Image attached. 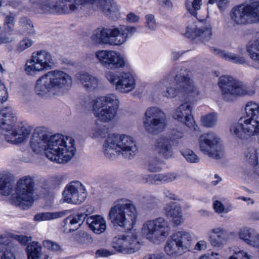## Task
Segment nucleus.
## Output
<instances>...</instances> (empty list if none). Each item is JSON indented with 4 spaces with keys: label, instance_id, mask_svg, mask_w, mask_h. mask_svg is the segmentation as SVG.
<instances>
[{
    "label": "nucleus",
    "instance_id": "nucleus-28",
    "mask_svg": "<svg viewBox=\"0 0 259 259\" xmlns=\"http://www.w3.org/2000/svg\"><path fill=\"white\" fill-rule=\"evenodd\" d=\"M26 250L28 259H42L41 246L39 243L33 241L29 243Z\"/></svg>",
    "mask_w": 259,
    "mask_h": 259
},
{
    "label": "nucleus",
    "instance_id": "nucleus-42",
    "mask_svg": "<svg viewBox=\"0 0 259 259\" xmlns=\"http://www.w3.org/2000/svg\"><path fill=\"white\" fill-rule=\"evenodd\" d=\"M87 214L84 213H78L76 215H70V218H71L70 222L71 225H74L76 224H78L77 227L75 228L77 229L78 227H79L82 222L84 221L85 218L87 217ZM75 230V229H69V232H72Z\"/></svg>",
    "mask_w": 259,
    "mask_h": 259
},
{
    "label": "nucleus",
    "instance_id": "nucleus-4",
    "mask_svg": "<svg viewBox=\"0 0 259 259\" xmlns=\"http://www.w3.org/2000/svg\"><path fill=\"white\" fill-rule=\"evenodd\" d=\"M222 99L227 102H232L240 97L259 94V76H256L250 85L237 80L229 75H222L218 81Z\"/></svg>",
    "mask_w": 259,
    "mask_h": 259
},
{
    "label": "nucleus",
    "instance_id": "nucleus-27",
    "mask_svg": "<svg viewBox=\"0 0 259 259\" xmlns=\"http://www.w3.org/2000/svg\"><path fill=\"white\" fill-rule=\"evenodd\" d=\"M172 236L174 240L185 251L190 245L192 240L190 234L184 231H178L174 233Z\"/></svg>",
    "mask_w": 259,
    "mask_h": 259
},
{
    "label": "nucleus",
    "instance_id": "nucleus-22",
    "mask_svg": "<svg viewBox=\"0 0 259 259\" xmlns=\"http://www.w3.org/2000/svg\"><path fill=\"white\" fill-rule=\"evenodd\" d=\"M98 10L112 20L117 21L120 17L119 8L114 0H98Z\"/></svg>",
    "mask_w": 259,
    "mask_h": 259
},
{
    "label": "nucleus",
    "instance_id": "nucleus-49",
    "mask_svg": "<svg viewBox=\"0 0 259 259\" xmlns=\"http://www.w3.org/2000/svg\"><path fill=\"white\" fill-rule=\"evenodd\" d=\"M87 224L88 225L89 228L92 230L95 233H97L95 226L97 224V214L93 215L88 217L87 219Z\"/></svg>",
    "mask_w": 259,
    "mask_h": 259
},
{
    "label": "nucleus",
    "instance_id": "nucleus-63",
    "mask_svg": "<svg viewBox=\"0 0 259 259\" xmlns=\"http://www.w3.org/2000/svg\"><path fill=\"white\" fill-rule=\"evenodd\" d=\"M218 8L221 10L226 9L229 3V0H217Z\"/></svg>",
    "mask_w": 259,
    "mask_h": 259
},
{
    "label": "nucleus",
    "instance_id": "nucleus-6",
    "mask_svg": "<svg viewBox=\"0 0 259 259\" xmlns=\"http://www.w3.org/2000/svg\"><path fill=\"white\" fill-rule=\"evenodd\" d=\"M114 151L118 156L125 159H133L138 152L136 141L133 137L126 134H112L110 135L103 144L104 154L108 158H112L114 154L110 152Z\"/></svg>",
    "mask_w": 259,
    "mask_h": 259
},
{
    "label": "nucleus",
    "instance_id": "nucleus-62",
    "mask_svg": "<svg viewBox=\"0 0 259 259\" xmlns=\"http://www.w3.org/2000/svg\"><path fill=\"white\" fill-rule=\"evenodd\" d=\"M206 247L207 243L206 241L204 240H200L196 243L195 246V249L197 250H205L206 248Z\"/></svg>",
    "mask_w": 259,
    "mask_h": 259
},
{
    "label": "nucleus",
    "instance_id": "nucleus-44",
    "mask_svg": "<svg viewBox=\"0 0 259 259\" xmlns=\"http://www.w3.org/2000/svg\"><path fill=\"white\" fill-rule=\"evenodd\" d=\"M181 153L188 162L197 163L199 161V157L191 150H186L182 151Z\"/></svg>",
    "mask_w": 259,
    "mask_h": 259
},
{
    "label": "nucleus",
    "instance_id": "nucleus-29",
    "mask_svg": "<svg viewBox=\"0 0 259 259\" xmlns=\"http://www.w3.org/2000/svg\"><path fill=\"white\" fill-rule=\"evenodd\" d=\"M78 78L87 91H94L97 88V79L88 73L81 74Z\"/></svg>",
    "mask_w": 259,
    "mask_h": 259
},
{
    "label": "nucleus",
    "instance_id": "nucleus-17",
    "mask_svg": "<svg viewBox=\"0 0 259 259\" xmlns=\"http://www.w3.org/2000/svg\"><path fill=\"white\" fill-rule=\"evenodd\" d=\"M113 247L117 251L123 253H133L140 247L138 235L132 232L127 235L115 236L112 241Z\"/></svg>",
    "mask_w": 259,
    "mask_h": 259
},
{
    "label": "nucleus",
    "instance_id": "nucleus-58",
    "mask_svg": "<svg viewBox=\"0 0 259 259\" xmlns=\"http://www.w3.org/2000/svg\"><path fill=\"white\" fill-rule=\"evenodd\" d=\"M213 206L214 209L218 213H222L225 210V207L224 205L221 202L218 200H215L214 201Z\"/></svg>",
    "mask_w": 259,
    "mask_h": 259
},
{
    "label": "nucleus",
    "instance_id": "nucleus-19",
    "mask_svg": "<svg viewBox=\"0 0 259 259\" xmlns=\"http://www.w3.org/2000/svg\"><path fill=\"white\" fill-rule=\"evenodd\" d=\"M192 106L188 103L181 104L175 109L172 113V117L178 121L183 123L193 131L199 132L200 128L194 119L192 113Z\"/></svg>",
    "mask_w": 259,
    "mask_h": 259
},
{
    "label": "nucleus",
    "instance_id": "nucleus-16",
    "mask_svg": "<svg viewBox=\"0 0 259 259\" xmlns=\"http://www.w3.org/2000/svg\"><path fill=\"white\" fill-rule=\"evenodd\" d=\"M33 54L31 58L25 65V70L28 75H32L35 71L51 69L54 64L51 55L47 51L40 50L35 55Z\"/></svg>",
    "mask_w": 259,
    "mask_h": 259
},
{
    "label": "nucleus",
    "instance_id": "nucleus-37",
    "mask_svg": "<svg viewBox=\"0 0 259 259\" xmlns=\"http://www.w3.org/2000/svg\"><path fill=\"white\" fill-rule=\"evenodd\" d=\"M77 181H72L67 185L65 187L62 192L64 202L71 203L72 200H71L70 198H72L74 195L77 186Z\"/></svg>",
    "mask_w": 259,
    "mask_h": 259
},
{
    "label": "nucleus",
    "instance_id": "nucleus-46",
    "mask_svg": "<svg viewBox=\"0 0 259 259\" xmlns=\"http://www.w3.org/2000/svg\"><path fill=\"white\" fill-rule=\"evenodd\" d=\"M88 235L84 231H79L73 235V239L80 244L84 243L87 239Z\"/></svg>",
    "mask_w": 259,
    "mask_h": 259
},
{
    "label": "nucleus",
    "instance_id": "nucleus-7",
    "mask_svg": "<svg viewBox=\"0 0 259 259\" xmlns=\"http://www.w3.org/2000/svg\"><path fill=\"white\" fill-rule=\"evenodd\" d=\"M16 116L13 113L9 107H5L0 110V123L7 133L5 134L7 142L13 144L23 142L28 138L31 131L30 126H25L21 123L16 126Z\"/></svg>",
    "mask_w": 259,
    "mask_h": 259
},
{
    "label": "nucleus",
    "instance_id": "nucleus-41",
    "mask_svg": "<svg viewBox=\"0 0 259 259\" xmlns=\"http://www.w3.org/2000/svg\"><path fill=\"white\" fill-rule=\"evenodd\" d=\"M20 26L23 31L27 33H31L34 31L33 25L30 19L26 17H21L19 20Z\"/></svg>",
    "mask_w": 259,
    "mask_h": 259
},
{
    "label": "nucleus",
    "instance_id": "nucleus-32",
    "mask_svg": "<svg viewBox=\"0 0 259 259\" xmlns=\"http://www.w3.org/2000/svg\"><path fill=\"white\" fill-rule=\"evenodd\" d=\"M164 249L166 253L169 255L173 254L181 255L185 252L174 240L172 236L170 238L167 240Z\"/></svg>",
    "mask_w": 259,
    "mask_h": 259
},
{
    "label": "nucleus",
    "instance_id": "nucleus-2",
    "mask_svg": "<svg viewBox=\"0 0 259 259\" xmlns=\"http://www.w3.org/2000/svg\"><path fill=\"white\" fill-rule=\"evenodd\" d=\"M189 70L180 69L177 74L167 75L157 82L154 87L156 93H161L163 97L171 99L182 93L189 100H194L200 95V91L190 78Z\"/></svg>",
    "mask_w": 259,
    "mask_h": 259
},
{
    "label": "nucleus",
    "instance_id": "nucleus-60",
    "mask_svg": "<svg viewBox=\"0 0 259 259\" xmlns=\"http://www.w3.org/2000/svg\"><path fill=\"white\" fill-rule=\"evenodd\" d=\"M139 20V17L134 13H130L127 15L126 20L130 23H136L138 22Z\"/></svg>",
    "mask_w": 259,
    "mask_h": 259
},
{
    "label": "nucleus",
    "instance_id": "nucleus-8",
    "mask_svg": "<svg viewBox=\"0 0 259 259\" xmlns=\"http://www.w3.org/2000/svg\"><path fill=\"white\" fill-rule=\"evenodd\" d=\"M235 25H246L259 23V1L248 0L234 7L230 12Z\"/></svg>",
    "mask_w": 259,
    "mask_h": 259
},
{
    "label": "nucleus",
    "instance_id": "nucleus-23",
    "mask_svg": "<svg viewBox=\"0 0 259 259\" xmlns=\"http://www.w3.org/2000/svg\"><path fill=\"white\" fill-rule=\"evenodd\" d=\"M166 217L172 218L174 224L179 226L183 222V214L180 206L176 202L167 203L164 207Z\"/></svg>",
    "mask_w": 259,
    "mask_h": 259
},
{
    "label": "nucleus",
    "instance_id": "nucleus-47",
    "mask_svg": "<svg viewBox=\"0 0 259 259\" xmlns=\"http://www.w3.org/2000/svg\"><path fill=\"white\" fill-rule=\"evenodd\" d=\"M42 244L45 248L52 251H56L61 249V246L59 244L50 240H44Z\"/></svg>",
    "mask_w": 259,
    "mask_h": 259
},
{
    "label": "nucleus",
    "instance_id": "nucleus-57",
    "mask_svg": "<svg viewBox=\"0 0 259 259\" xmlns=\"http://www.w3.org/2000/svg\"><path fill=\"white\" fill-rule=\"evenodd\" d=\"M0 259H15L13 253L9 250L5 251L0 250Z\"/></svg>",
    "mask_w": 259,
    "mask_h": 259
},
{
    "label": "nucleus",
    "instance_id": "nucleus-31",
    "mask_svg": "<svg viewBox=\"0 0 259 259\" xmlns=\"http://www.w3.org/2000/svg\"><path fill=\"white\" fill-rule=\"evenodd\" d=\"M68 212L67 210L57 212H45L38 213L34 215V220L35 221H44L62 218L66 215Z\"/></svg>",
    "mask_w": 259,
    "mask_h": 259
},
{
    "label": "nucleus",
    "instance_id": "nucleus-54",
    "mask_svg": "<svg viewBox=\"0 0 259 259\" xmlns=\"http://www.w3.org/2000/svg\"><path fill=\"white\" fill-rule=\"evenodd\" d=\"M0 103L3 104L8 100V94L4 84L0 83Z\"/></svg>",
    "mask_w": 259,
    "mask_h": 259
},
{
    "label": "nucleus",
    "instance_id": "nucleus-39",
    "mask_svg": "<svg viewBox=\"0 0 259 259\" xmlns=\"http://www.w3.org/2000/svg\"><path fill=\"white\" fill-rule=\"evenodd\" d=\"M212 35V27L208 25L199 28L198 37H199L203 41H208L211 38Z\"/></svg>",
    "mask_w": 259,
    "mask_h": 259
},
{
    "label": "nucleus",
    "instance_id": "nucleus-53",
    "mask_svg": "<svg viewBox=\"0 0 259 259\" xmlns=\"http://www.w3.org/2000/svg\"><path fill=\"white\" fill-rule=\"evenodd\" d=\"M171 182L168 179H146L145 183L149 185H159Z\"/></svg>",
    "mask_w": 259,
    "mask_h": 259
},
{
    "label": "nucleus",
    "instance_id": "nucleus-36",
    "mask_svg": "<svg viewBox=\"0 0 259 259\" xmlns=\"http://www.w3.org/2000/svg\"><path fill=\"white\" fill-rule=\"evenodd\" d=\"M217 121V114L214 112L207 114L200 117L201 124L207 128H211L215 126Z\"/></svg>",
    "mask_w": 259,
    "mask_h": 259
},
{
    "label": "nucleus",
    "instance_id": "nucleus-59",
    "mask_svg": "<svg viewBox=\"0 0 259 259\" xmlns=\"http://www.w3.org/2000/svg\"><path fill=\"white\" fill-rule=\"evenodd\" d=\"M165 255L163 253H157L149 254L145 255L143 259H164Z\"/></svg>",
    "mask_w": 259,
    "mask_h": 259
},
{
    "label": "nucleus",
    "instance_id": "nucleus-12",
    "mask_svg": "<svg viewBox=\"0 0 259 259\" xmlns=\"http://www.w3.org/2000/svg\"><path fill=\"white\" fill-rule=\"evenodd\" d=\"M16 197L13 200L14 204L23 209L31 207L34 201V183L33 179H19L15 188Z\"/></svg>",
    "mask_w": 259,
    "mask_h": 259
},
{
    "label": "nucleus",
    "instance_id": "nucleus-11",
    "mask_svg": "<svg viewBox=\"0 0 259 259\" xmlns=\"http://www.w3.org/2000/svg\"><path fill=\"white\" fill-rule=\"evenodd\" d=\"M145 131L152 135L158 134L166 126V118L164 112L156 107H149L145 111L143 118Z\"/></svg>",
    "mask_w": 259,
    "mask_h": 259
},
{
    "label": "nucleus",
    "instance_id": "nucleus-18",
    "mask_svg": "<svg viewBox=\"0 0 259 259\" xmlns=\"http://www.w3.org/2000/svg\"><path fill=\"white\" fill-rule=\"evenodd\" d=\"M33 4L40 10L38 13L49 14H67L73 11L70 10L68 4H65L68 1L59 0V2L55 0H30Z\"/></svg>",
    "mask_w": 259,
    "mask_h": 259
},
{
    "label": "nucleus",
    "instance_id": "nucleus-5",
    "mask_svg": "<svg viewBox=\"0 0 259 259\" xmlns=\"http://www.w3.org/2000/svg\"><path fill=\"white\" fill-rule=\"evenodd\" d=\"M137 217L136 207L127 199H119L114 202L109 211L108 219L115 229L121 231L131 230Z\"/></svg>",
    "mask_w": 259,
    "mask_h": 259
},
{
    "label": "nucleus",
    "instance_id": "nucleus-56",
    "mask_svg": "<svg viewBox=\"0 0 259 259\" xmlns=\"http://www.w3.org/2000/svg\"><path fill=\"white\" fill-rule=\"evenodd\" d=\"M148 169L150 172H156L160 171L161 167L158 163L150 162L149 164Z\"/></svg>",
    "mask_w": 259,
    "mask_h": 259
},
{
    "label": "nucleus",
    "instance_id": "nucleus-9",
    "mask_svg": "<svg viewBox=\"0 0 259 259\" xmlns=\"http://www.w3.org/2000/svg\"><path fill=\"white\" fill-rule=\"evenodd\" d=\"M137 32V28L126 25L112 26L103 28L100 31L98 39L104 44L120 46Z\"/></svg>",
    "mask_w": 259,
    "mask_h": 259
},
{
    "label": "nucleus",
    "instance_id": "nucleus-21",
    "mask_svg": "<svg viewBox=\"0 0 259 259\" xmlns=\"http://www.w3.org/2000/svg\"><path fill=\"white\" fill-rule=\"evenodd\" d=\"M173 145L174 140L169 136L162 135L155 140L154 148L157 153L167 159L173 155Z\"/></svg>",
    "mask_w": 259,
    "mask_h": 259
},
{
    "label": "nucleus",
    "instance_id": "nucleus-10",
    "mask_svg": "<svg viewBox=\"0 0 259 259\" xmlns=\"http://www.w3.org/2000/svg\"><path fill=\"white\" fill-rule=\"evenodd\" d=\"M170 232V223L163 217L147 221L142 227V234L153 243L164 241Z\"/></svg>",
    "mask_w": 259,
    "mask_h": 259
},
{
    "label": "nucleus",
    "instance_id": "nucleus-15",
    "mask_svg": "<svg viewBox=\"0 0 259 259\" xmlns=\"http://www.w3.org/2000/svg\"><path fill=\"white\" fill-rule=\"evenodd\" d=\"M106 78L113 85L116 90L122 93H128L136 88V79L130 72H120L115 74L109 71L106 73Z\"/></svg>",
    "mask_w": 259,
    "mask_h": 259
},
{
    "label": "nucleus",
    "instance_id": "nucleus-35",
    "mask_svg": "<svg viewBox=\"0 0 259 259\" xmlns=\"http://www.w3.org/2000/svg\"><path fill=\"white\" fill-rule=\"evenodd\" d=\"M202 5V0H186L185 3L187 11L193 16L196 17L198 11L201 9Z\"/></svg>",
    "mask_w": 259,
    "mask_h": 259
},
{
    "label": "nucleus",
    "instance_id": "nucleus-30",
    "mask_svg": "<svg viewBox=\"0 0 259 259\" xmlns=\"http://www.w3.org/2000/svg\"><path fill=\"white\" fill-rule=\"evenodd\" d=\"M87 197V192L85 187L79 182L77 181V186L74 195L72 198L71 204L78 205L82 203Z\"/></svg>",
    "mask_w": 259,
    "mask_h": 259
},
{
    "label": "nucleus",
    "instance_id": "nucleus-52",
    "mask_svg": "<svg viewBox=\"0 0 259 259\" xmlns=\"http://www.w3.org/2000/svg\"><path fill=\"white\" fill-rule=\"evenodd\" d=\"M166 135L169 136L171 139L174 140V143L182 139L184 136V133L182 131L178 130H174L170 134Z\"/></svg>",
    "mask_w": 259,
    "mask_h": 259
},
{
    "label": "nucleus",
    "instance_id": "nucleus-45",
    "mask_svg": "<svg viewBox=\"0 0 259 259\" xmlns=\"http://www.w3.org/2000/svg\"><path fill=\"white\" fill-rule=\"evenodd\" d=\"M145 27L151 31H154L156 28V23L154 16L152 14H148L145 16Z\"/></svg>",
    "mask_w": 259,
    "mask_h": 259
},
{
    "label": "nucleus",
    "instance_id": "nucleus-24",
    "mask_svg": "<svg viewBox=\"0 0 259 259\" xmlns=\"http://www.w3.org/2000/svg\"><path fill=\"white\" fill-rule=\"evenodd\" d=\"M209 50L214 55L218 56L226 61L240 65H243L246 63L243 57L238 56L234 53L226 52L213 47H210Z\"/></svg>",
    "mask_w": 259,
    "mask_h": 259
},
{
    "label": "nucleus",
    "instance_id": "nucleus-20",
    "mask_svg": "<svg viewBox=\"0 0 259 259\" xmlns=\"http://www.w3.org/2000/svg\"><path fill=\"white\" fill-rule=\"evenodd\" d=\"M98 59L105 67L111 69L123 68L125 62L119 53L111 51H98Z\"/></svg>",
    "mask_w": 259,
    "mask_h": 259
},
{
    "label": "nucleus",
    "instance_id": "nucleus-34",
    "mask_svg": "<svg viewBox=\"0 0 259 259\" xmlns=\"http://www.w3.org/2000/svg\"><path fill=\"white\" fill-rule=\"evenodd\" d=\"M247 51L250 58L259 64V40L250 42L247 46Z\"/></svg>",
    "mask_w": 259,
    "mask_h": 259
},
{
    "label": "nucleus",
    "instance_id": "nucleus-38",
    "mask_svg": "<svg viewBox=\"0 0 259 259\" xmlns=\"http://www.w3.org/2000/svg\"><path fill=\"white\" fill-rule=\"evenodd\" d=\"M14 183L13 179H0V193L9 195L13 191Z\"/></svg>",
    "mask_w": 259,
    "mask_h": 259
},
{
    "label": "nucleus",
    "instance_id": "nucleus-33",
    "mask_svg": "<svg viewBox=\"0 0 259 259\" xmlns=\"http://www.w3.org/2000/svg\"><path fill=\"white\" fill-rule=\"evenodd\" d=\"M246 161L252 166H257L259 163V148L254 147L248 148L244 153Z\"/></svg>",
    "mask_w": 259,
    "mask_h": 259
},
{
    "label": "nucleus",
    "instance_id": "nucleus-13",
    "mask_svg": "<svg viewBox=\"0 0 259 259\" xmlns=\"http://www.w3.org/2000/svg\"><path fill=\"white\" fill-rule=\"evenodd\" d=\"M200 151L209 157L220 159L223 157L224 148L220 137L215 133L209 132L201 135L199 138Z\"/></svg>",
    "mask_w": 259,
    "mask_h": 259
},
{
    "label": "nucleus",
    "instance_id": "nucleus-55",
    "mask_svg": "<svg viewBox=\"0 0 259 259\" xmlns=\"http://www.w3.org/2000/svg\"><path fill=\"white\" fill-rule=\"evenodd\" d=\"M89 110H92L96 117H97V98L94 99L88 104Z\"/></svg>",
    "mask_w": 259,
    "mask_h": 259
},
{
    "label": "nucleus",
    "instance_id": "nucleus-3",
    "mask_svg": "<svg viewBox=\"0 0 259 259\" xmlns=\"http://www.w3.org/2000/svg\"><path fill=\"white\" fill-rule=\"evenodd\" d=\"M72 85V77L67 73L58 70L50 71L39 77L35 83V94L40 97L63 94Z\"/></svg>",
    "mask_w": 259,
    "mask_h": 259
},
{
    "label": "nucleus",
    "instance_id": "nucleus-25",
    "mask_svg": "<svg viewBox=\"0 0 259 259\" xmlns=\"http://www.w3.org/2000/svg\"><path fill=\"white\" fill-rule=\"evenodd\" d=\"M209 236V241L214 247H222L228 238V233L224 229L218 227L212 229Z\"/></svg>",
    "mask_w": 259,
    "mask_h": 259
},
{
    "label": "nucleus",
    "instance_id": "nucleus-26",
    "mask_svg": "<svg viewBox=\"0 0 259 259\" xmlns=\"http://www.w3.org/2000/svg\"><path fill=\"white\" fill-rule=\"evenodd\" d=\"M239 237L247 244L255 247L257 243V235L252 229L243 228L239 232Z\"/></svg>",
    "mask_w": 259,
    "mask_h": 259
},
{
    "label": "nucleus",
    "instance_id": "nucleus-50",
    "mask_svg": "<svg viewBox=\"0 0 259 259\" xmlns=\"http://www.w3.org/2000/svg\"><path fill=\"white\" fill-rule=\"evenodd\" d=\"M222 179H219L215 181H212L211 182H209L208 179L203 180L199 181L198 183L205 189H210L215 186H217L221 181Z\"/></svg>",
    "mask_w": 259,
    "mask_h": 259
},
{
    "label": "nucleus",
    "instance_id": "nucleus-64",
    "mask_svg": "<svg viewBox=\"0 0 259 259\" xmlns=\"http://www.w3.org/2000/svg\"><path fill=\"white\" fill-rule=\"evenodd\" d=\"M12 41V39H11L6 34L3 33H0V45L9 43Z\"/></svg>",
    "mask_w": 259,
    "mask_h": 259
},
{
    "label": "nucleus",
    "instance_id": "nucleus-61",
    "mask_svg": "<svg viewBox=\"0 0 259 259\" xmlns=\"http://www.w3.org/2000/svg\"><path fill=\"white\" fill-rule=\"evenodd\" d=\"M11 240L8 235L0 234V245L7 246L10 243Z\"/></svg>",
    "mask_w": 259,
    "mask_h": 259
},
{
    "label": "nucleus",
    "instance_id": "nucleus-48",
    "mask_svg": "<svg viewBox=\"0 0 259 259\" xmlns=\"http://www.w3.org/2000/svg\"><path fill=\"white\" fill-rule=\"evenodd\" d=\"M33 44L32 40L30 38H25L21 40L17 48V51L21 52L30 47Z\"/></svg>",
    "mask_w": 259,
    "mask_h": 259
},
{
    "label": "nucleus",
    "instance_id": "nucleus-40",
    "mask_svg": "<svg viewBox=\"0 0 259 259\" xmlns=\"http://www.w3.org/2000/svg\"><path fill=\"white\" fill-rule=\"evenodd\" d=\"M15 25V19L14 16L10 14L5 17L3 27L6 33H11L14 30Z\"/></svg>",
    "mask_w": 259,
    "mask_h": 259
},
{
    "label": "nucleus",
    "instance_id": "nucleus-51",
    "mask_svg": "<svg viewBox=\"0 0 259 259\" xmlns=\"http://www.w3.org/2000/svg\"><path fill=\"white\" fill-rule=\"evenodd\" d=\"M107 229L105 219L100 215H98V234L104 232Z\"/></svg>",
    "mask_w": 259,
    "mask_h": 259
},
{
    "label": "nucleus",
    "instance_id": "nucleus-14",
    "mask_svg": "<svg viewBox=\"0 0 259 259\" xmlns=\"http://www.w3.org/2000/svg\"><path fill=\"white\" fill-rule=\"evenodd\" d=\"M119 101L113 94L98 98V121L109 123L115 118Z\"/></svg>",
    "mask_w": 259,
    "mask_h": 259
},
{
    "label": "nucleus",
    "instance_id": "nucleus-1",
    "mask_svg": "<svg viewBox=\"0 0 259 259\" xmlns=\"http://www.w3.org/2000/svg\"><path fill=\"white\" fill-rule=\"evenodd\" d=\"M43 127L35 129L31 138L30 147L36 153L45 152L46 157L52 161L58 163H67L74 156L76 152L75 141L66 137L69 145L62 134L50 136Z\"/></svg>",
    "mask_w": 259,
    "mask_h": 259
},
{
    "label": "nucleus",
    "instance_id": "nucleus-43",
    "mask_svg": "<svg viewBox=\"0 0 259 259\" xmlns=\"http://www.w3.org/2000/svg\"><path fill=\"white\" fill-rule=\"evenodd\" d=\"M199 28H197L195 23L189 25L187 27L185 36L190 39H194L198 37Z\"/></svg>",
    "mask_w": 259,
    "mask_h": 259
}]
</instances>
